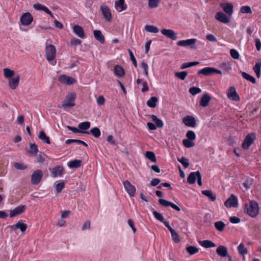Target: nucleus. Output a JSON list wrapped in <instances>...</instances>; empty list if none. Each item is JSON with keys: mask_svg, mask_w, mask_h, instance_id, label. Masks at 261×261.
Wrapping results in <instances>:
<instances>
[{"mask_svg": "<svg viewBox=\"0 0 261 261\" xmlns=\"http://www.w3.org/2000/svg\"><path fill=\"white\" fill-rule=\"evenodd\" d=\"M76 94L74 93H69L66 96L65 99L63 102L62 107L64 109L70 108L75 106Z\"/></svg>", "mask_w": 261, "mask_h": 261, "instance_id": "f257e3e1", "label": "nucleus"}, {"mask_svg": "<svg viewBox=\"0 0 261 261\" xmlns=\"http://www.w3.org/2000/svg\"><path fill=\"white\" fill-rule=\"evenodd\" d=\"M259 212L258 204L255 201H251L246 208V213L252 217H255Z\"/></svg>", "mask_w": 261, "mask_h": 261, "instance_id": "f03ea898", "label": "nucleus"}, {"mask_svg": "<svg viewBox=\"0 0 261 261\" xmlns=\"http://www.w3.org/2000/svg\"><path fill=\"white\" fill-rule=\"evenodd\" d=\"M56 55V49L53 44L47 45L45 47V56L48 61H53Z\"/></svg>", "mask_w": 261, "mask_h": 261, "instance_id": "7ed1b4c3", "label": "nucleus"}, {"mask_svg": "<svg viewBox=\"0 0 261 261\" xmlns=\"http://www.w3.org/2000/svg\"><path fill=\"white\" fill-rule=\"evenodd\" d=\"M256 139L255 135L253 133L248 134L245 138L242 144V147L245 149H248L249 146L253 143Z\"/></svg>", "mask_w": 261, "mask_h": 261, "instance_id": "20e7f679", "label": "nucleus"}, {"mask_svg": "<svg viewBox=\"0 0 261 261\" xmlns=\"http://www.w3.org/2000/svg\"><path fill=\"white\" fill-rule=\"evenodd\" d=\"M100 10L105 20L109 22L111 21L112 15L110 9L106 5L102 4L100 7Z\"/></svg>", "mask_w": 261, "mask_h": 261, "instance_id": "39448f33", "label": "nucleus"}, {"mask_svg": "<svg viewBox=\"0 0 261 261\" xmlns=\"http://www.w3.org/2000/svg\"><path fill=\"white\" fill-rule=\"evenodd\" d=\"M43 177V173L41 170L35 171L31 176V182L33 185H38Z\"/></svg>", "mask_w": 261, "mask_h": 261, "instance_id": "423d86ee", "label": "nucleus"}, {"mask_svg": "<svg viewBox=\"0 0 261 261\" xmlns=\"http://www.w3.org/2000/svg\"><path fill=\"white\" fill-rule=\"evenodd\" d=\"M123 185L128 195L130 197L134 196L136 191L135 187L128 180L123 181Z\"/></svg>", "mask_w": 261, "mask_h": 261, "instance_id": "0eeeda50", "label": "nucleus"}, {"mask_svg": "<svg viewBox=\"0 0 261 261\" xmlns=\"http://www.w3.org/2000/svg\"><path fill=\"white\" fill-rule=\"evenodd\" d=\"M224 205L227 207H237L238 205L237 197L233 194H231L230 197L225 201Z\"/></svg>", "mask_w": 261, "mask_h": 261, "instance_id": "6e6552de", "label": "nucleus"}, {"mask_svg": "<svg viewBox=\"0 0 261 261\" xmlns=\"http://www.w3.org/2000/svg\"><path fill=\"white\" fill-rule=\"evenodd\" d=\"M33 17L29 12H26L21 16L20 20L23 25H29L33 21Z\"/></svg>", "mask_w": 261, "mask_h": 261, "instance_id": "1a4fd4ad", "label": "nucleus"}, {"mask_svg": "<svg viewBox=\"0 0 261 261\" xmlns=\"http://www.w3.org/2000/svg\"><path fill=\"white\" fill-rule=\"evenodd\" d=\"M184 124L188 127H195L196 126L195 118L192 116H186L182 119Z\"/></svg>", "mask_w": 261, "mask_h": 261, "instance_id": "9d476101", "label": "nucleus"}, {"mask_svg": "<svg viewBox=\"0 0 261 261\" xmlns=\"http://www.w3.org/2000/svg\"><path fill=\"white\" fill-rule=\"evenodd\" d=\"M161 32L163 35L173 40H175L177 39V33L172 30L163 29L161 30Z\"/></svg>", "mask_w": 261, "mask_h": 261, "instance_id": "9b49d317", "label": "nucleus"}, {"mask_svg": "<svg viewBox=\"0 0 261 261\" xmlns=\"http://www.w3.org/2000/svg\"><path fill=\"white\" fill-rule=\"evenodd\" d=\"M227 96L228 98L234 101L240 100V97L238 94L236 89L234 87H230L227 93Z\"/></svg>", "mask_w": 261, "mask_h": 261, "instance_id": "f8f14e48", "label": "nucleus"}, {"mask_svg": "<svg viewBox=\"0 0 261 261\" xmlns=\"http://www.w3.org/2000/svg\"><path fill=\"white\" fill-rule=\"evenodd\" d=\"M59 81L61 83L66 85L73 84L76 82V80L72 77L66 75H61L59 77Z\"/></svg>", "mask_w": 261, "mask_h": 261, "instance_id": "ddd939ff", "label": "nucleus"}, {"mask_svg": "<svg viewBox=\"0 0 261 261\" xmlns=\"http://www.w3.org/2000/svg\"><path fill=\"white\" fill-rule=\"evenodd\" d=\"M197 41L196 38L189 39L187 40H182L177 42V45L179 46H188L194 45Z\"/></svg>", "mask_w": 261, "mask_h": 261, "instance_id": "4468645a", "label": "nucleus"}, {"mask_svg": "<svg viewBox=\"0 0 261 261\" xmlns=\"http://www.w3.org/2000/svg\"><path fill=\"white\" fill-rule=\"evenodd\" d=\"M215 18L219 21L225 24L228 23L230 21V18L222 12L217 13Z\"/></svg>", "mask_w": 261, "mask_h": 261, "instance_id": "2eb2a0df", "label": "nucleus"}, {"mask_svg": "<svg viewBox=\"0 0 261 261\" xmlns=\"http://www.w3.org/2000/svg\"><path fill=\"white\" fill-rule=\"evenodd\" d=\"M10 227L11 230L19 229L22 232H24L26 231L28 226L25 223L22 222L21 220H20L18 221L15 225H11Z\"/></svg>", "mask_w": 261, "mask_h": 261, "instance_id": "dca6fc26", "label": "nucleus"}, {"mask_svg": "<svg viewBox=\"0 0 261 261\" xmlns=\"http://www.w3.org/2000/svg\"><path fill=\"white\" fill-rule=\"evenodd\" d=\"M25 210V206L24 205H20L10 211V217L12 218L21 214L24 212Z\"/></svg>", "mask_w": 261, "mask_h": 261, "instance_id": "f3484780", "label": "nucleus"}, {"mask_svg": "<svg viewBox=\"0 0 261 261\" xmlns=\"http://www.w3.org/2000/svg\"><path fill=\"white\" fill-rule=\"evenodd\" d=\"M115 8L119 12L125 10L127 8V5L125 4L124 0H118L115 3Z\"/></svg>", "mask_w": 261, "mask_h": 261, "instance_id": "a211bd4d", "label": "nucleus"}, {"mask_svg": "<svg viewBox=\"0 0 261 261\" xmlns=\"http://www.w3.org/2000/svg\"><path fill=\"white\" fill-rule=\"evenodd\" d=\"M221 8L223 11L230 16L233 13V5L230 3H222L220 4Z\"/></svg>", "mask_w": 261, "mask_h": 261, "instance_id": "6ab92c4d", "label": "nucleus"}, {"mask_svg": "<svg viewBox=\"0 0 261 261\" xmlns=\"http://www.w3.org/2000/svg\"><path fill=\"white\" fill-rule=\"evenodd\" d=\"M199 171L191 172L187 178V181L190 184H193L196 182L198 177L200 175Z\"/></svg>", "mask_w": 261, "mask_h": 261, "instance_id": "aec40b11", "label": "nucleus"}, {"mask_svg": "<svg viewBox=\"0 0 261 261\" xmlns=\"http://www.w3.org/2000/svg\"><path fill=\"white\" fill-rule=\"evenodd\" d=\"M63 171V167L61 166H58L53 168L51 171V176L53 177L61 176Z\"/></svg>", "mask_w": 261, "mask_h": 261, "instance_id": "412c9836", "label": "nucleus"}, {"mask_svg": "<svg viewBox=\"0 0 261 261\" xmlns=\"http://www.w3.org/2000/svg\"><path fill=\"white\" fill-rule=\"evenodd\" d=\"M73 32L79 37L84 38L85 37L83 29L79 25H75L73 27Z\"/></svg>", "mask_w": 261, "mask_h": 261, "instance_id": "4be33fe9", "label": "nucleus"}, {"mask_svg": "<svg viewBox=\"0 0 261 261\" xmlns=\"http://www.w3.org/2000/svg\"><path fill=\"white\" fill-rule=\"evenodd\" d=\"M216 252L219 256L224 257L228 255V249L225 246L221 245L217 248Z\"/></svg>", "mask_w": 261, "mask_h": 261, "instance_id": "5701e85b", "label": "nucleus"}, {"mask_svg": "<svg viewBox=\"0 0 261 261\" xmlns=\"http://www.w3.org/2000/svg\"><path fill=\"white\" fill-rule=\"evenodd\" d=\"M198 74H202L205 76H210L213 74V67H204L198 71Z\"/></svg>", "mask_w": 261, "mask_h": 261, "instance_id": "b1692460", "label": "nucleus"}, {"mask_svg": "<svg viewBox=\"0 0 261 261\" xmlns=\"http://www.w3.org/2000/svg\"><path fill=\"white\" fill-rule=\"evenodd\" d=\"M93 35L95 39L100 43L103 44L105 43V37L100 30H96L93 31Z\"/></svg>", "mask_w": 261, "mask_h": 261, "instance_id": "393cba45", "label": "nucleus"}, {"mask_svg": "<svg viewBox=\"0 0 261 261\" xmlns=\"http://www.w3.org/2000/svg\"><path fill=\"white\" fill-rule=\"evenodd\" d=\"M20 77L19 75L11 78L9 82V85L12 89H15L18 85Z\"/></svg>", "mask_w": 261, "mask_h": 261, "instance_id": "a878e982", "label": "nucleus"}, {"mask_svg": "<svg viewBox=\"0 0 261 261\" xmlns=\"http://www.w3.org/2000/svg\"><path fill=\"white\" fill-rule=\"evenodd\" d=\"M253 70L255 73L257 78L261 76V59H259L255 63V65L253 67Z\"/></svg>", "mask_w": 261, "mask_h": 261, "instance_id": "bb28decb", "label": "nucleus"}, {"mask_svg": "<svg viewBox=\"0 0 261 261\" xmlns=\"http://www.w3.org/2000/svg\"><path fill=\"white\" fill-rule=\"evenodd\" d=\"M211 99V97L209 96L208 94H204L201 98L200 101V105L203 107H206L208 106L210 100Z\"/></svg>", "mask_w": 261, "mask_h": 261, "instance_id": "cd10ccee", "label": "nucleus"}, {"mask_svg": "<svg viewBox=\"0 0 261 261\" xmlns=\"http://www.w3.org/2000/svg\"><path fill=\"white\" fill-rule=\"evenodd\" d=\"M199 244L203 247L209 248L216 247V244L210 240H204L199 241Z\"/></svg>", "mask_w": 261, "mask_h": 261, "instance_id": "c85d7f7f", "label": "nucleus"}, {"mask_svg": "<svg viewBox=\"0 0 261 261\" xmlns=\"http://www.w3.org/2000/svg\"><path fill=\"white\" fill-rule=\"evenodd\" d=\"M82 161L80 160H74L68 163V166L69 168H77L81 166Z\"/></svg>", "mask_w": 261, "mask_h": 261, "instance_id": "c756f323", "label": "nucleus"}, {"mask_svg": "<svg viewBox=\"0 0 261 261\" xmlns=\"http://www.w3.org/2000/svg\"><path fill=\"white\" fill-rule=\"evenodd\" d=\"M201 192L203 195L207 196L212 201H214L216 199V195L211 190H203Z\"/></svg>", "mask_w": 261, "mask_h": 261, "instance_id": "7c9ffc66", "label": "nucleus"}, {"mask_svg": "<svg viewBox=\"0 0 261 261\" xmlns=\"http://www.w3.org/2000/svg\"><path fill=\"white\" fill-rule=\"evenodd\" d=\"M151 118L152 119V121H153L155 123V125L156 126V127L161 128L164 125V123L163 121L158 118L156 116L152 115L151 116Z\"/></svg>", "mask_w": 261, "mask_h": 261, "instance_id": "2f4dec72", "label": "nucleus"}, {"mask_svg": "<svg viewBox=\"0 0 261 261\" xmlns=\"http://www.w3.org/2000/svg\"><path fill=\"white\" fill-rule=\"evenodd\" d=\"M38 138L44 142L49 144L50 143L49 137L47 136L44 131H40L38 135Z\"/></svg>", "mask_w": 261, "mask_h": 261, "instance_id": "473e14b6", "label": "nucleus"}, {"mask_svg": "<svg viewBox=\"0 0 261 261\" xmlns=\"http://www.w3.org/2000/svg\"><path fill=\"white\" fill-rule=\"evenodd\" d=\"M158 99V98L153 96L149 98V99L147 101V105L148 107L152 108H154L156 106V102Z\"/></svg>", "mask_w": 261, "mask_h": 261, "instance_id": "72a5a7b5", "label": "nucleus"}, {"mask_svg": "<svg viewBox=\"0 0 261 261\" xmlns=\"http://www.w3.org/2000/svg\"><path fill=\"white\" fill-rule=\"evenodd\" d=\"M241 74L242 77L245 80L251 82L252 84L256 83V79L252 75L245 72H242Z\"/></svg>", "mask_w": 261, "mask_h": 261, "instance_id": "f704fd0d", "label": "nucleus"}, {"mask_svg": "<svg viewBox=\"0 0 261 261\" xmlns=\"http://www.w3.org/2000/svg\"><path fill=\"white\" fill-rule=\"evenodd\" d=\"M114 72H115V74L117 76H118L120 77H122V76H124V75L125 74L124 71L123 69L122 68V67H121V66H118V65L115 66Z\"/></svg>", "mask_w": 261, "mask_h": 261, "instance_id": "c9c22d12", "label": "nucleus"}, {"mask_svg": "<svg viewBox=\"0 0 261 261\" xmlns=\"http://www.w3.org/2000/svg\"><path fill=\"white\" fill-rule=\"evenodd\" d=\"M145 30L148 32L153 33H158L159 31L158 28L153 25H146Z\"/></svg>", "mask_w": 261, "mask_h": 261, "instance_id": "e433bc0d", "label": "nucleus"}, {"mask_svg": "<svg viewBox=\"0 0 261 261\" xmlns=\"http://www.w3.org/2000/svg\"><path fill=\"white\" fill-rule=\"evenodd\" d=\"M67 128H68V129L69 130L72 131L73 133H75V134L82 133V134H89V131H84V130H80L79 128V127L76 128L75 127L70 126L68 125V126H67Z\"/></svg>", "mask_w": 261, "mask_h": 261, "instance_id": "4c0bfd02", "label": "nucleus"}, {"mask_svg": "<svg viewBox=\"0 0 261 261\" xmlns=\"http://www.w3.org/2000/svg\"><path fill=\"white\" fill-rule=\"evenodd\" d=\"M238 251L240 255L244 256L248 253L247 249L245 247L243 243H241L238 246Z\"/></svg>", "mask_w": 261, "mask_h": 261, "instance_id": "58836bf2", "label": "nucleus"}, {"mask_svg": "<svg viewBox=\"0 0 261 261\" xmlns=\"http://www.w3.org/2000/svg\"><path fill=\"white\" fill-rule=\"evenodd\" d=\"M38 152V148L37 145L35 143L31 144L30 145V153L33 156H35L37 154Z\"/></svg>", "mask_w": 261, "mask_h": 261, "instance_id": "ea45409f", "label": "nucleus"}, {"mask_svg": "<svg viewBox=\"0 0 261 261\" xmlns=\"http://www.w3.org/2000/svg\"><path fill=\"white\" fill-rule=\"evenodd\" d=\"M90 123L89 121H85L79 124L78 127L80 130L86 131V130L90 127Z\"/></svg>", "mask_w": 261, "mask_h": 261, "instance_id": "a19ab883", "label": "nucleus"}, {"mask_svg": "<svg viewBox=\"0 0 261 261\" xmlns=\"http://www.w3.org/2000/svg\"><path fill=\"white\" fill-rule=\"evenodd\" d=\"M214 225L216 229L219 231H222L226 226L225 224L221 221L216 222Z\"/></svg>", "mask_w": 261, "mask_h": 261, "instance_id": "79ce46f5", "label": "nucleus"}, {"mask_svg": "<svg viewBox=\"0 0 261 261\" xmlns=\"http://www.w3.org/2000/svg\"><path fill=\"white\" fill-rule=\"evenodd\" d=\"M182 144L186 148H191L195 145V143L193 140L185 139L182 140Z\"/></svg>", "mask_w": 261, "mask_h": 261, "instance_id": "37998d69", "label": "nucleus"}, {"mask_svg": "<svg viewBox=\"0 0 261 261\" xmlns=\"http://www.w3.org/2000/svg\"><path fill=\"white\" fill-rule=\"evenodd\" d=\"M145 155L146 157L152 162L155 163L156 162L155 155L153 152L149 151H146Z\"/></svg>", "mask_w": 261, "mask_h": 261, "instance_id": "c03bdc74", "label": "nucleus"}, {"mask_svg": "<svg viewBox=\"0 0 261 261\" xmlns=\"http://www.w3.org/2000/svg\"><path fill=\"white\" fill-rule=\"evenodd\" d=\"M186 250L190 255H193L199 251V249L194 246H189L186 248Z\"/></svg>", "mask_w": 261, "mask_h": 261, "instance_id": "a18cd8bd", "label": "nucleus"}, {"mask_svg": "<svg viewBox=\"0 0 261 261\" xmlns=\"http://www.w3.org/2000/svg\"><path fill=\"white\" fill-rule=\"evenodd\" d=\"M199 64V63L198 62H191L184 63L181 65L180 68L181 69H186V68H187L189 67H192L194 66L197 65Z\"/></svg>", "mask_w": 261, "mask_h": 261, "instance_id": "49530a36", "label": "nucleus"}, {"mask_svg": "<svg viewBox=\"0 0 261 261\" xmlns=\"http://www.w3.org/2000/svg\"><path fill=\"white\" fill-rule=\"evenodd\" d=\"M221 68L225 72H229L231 70V64L229 62H224L221 64Z\"/></svg>", "mask_w": 261, "mask_h": 261, "instance_id": "de8ad7c7", "label": "nucleus"}, {"mask_svg": "<svg viewBox=\"0 0 261 261\" xmlns=\"http://www.w3.org/2000/svg\"><path fill=\"white\" fill-rule=\"evenodd\" d=\"M89 134H91L95 138H98L101 135L100 129L97 127L92 128L89 132Z\"/></svg>", "mask_w": 261, "mask_h": 261, "instance_id": "09e8293b", "label": "nucleus"}, {"mask_svg": "<svg viewBox=\"0 0 261 261\" xmlns=\"http://www.w3.org/2000/svg\"><path fill=\"white\" fill-rule=\"evenodd\" d=\"M177 161L182 164L185 168H188L189 166L188 159L184 156H182L180 159L177 158Z\"/></svg>", "mask_w": 261, "mask_h": 261, "instance_id": "8fccbe9b", "label": "nucleus"}, {"mask_svg": "<svg viewBox=\"0 0 261 261\" xmlns=\"http://www.w3.org/2000/svg\"><path fill=\"white\" fill-rule=\"evenodd\" d=\"M4 74L6 78H10L14 75V72L13 70L7 68L4 69Z\"/></svg>", "mask_w": 261, "mask_h": 261, "instance_id": "3c124183", "label": "nucleus"}, {"mask_svg": "<svg viewBox=\"0 0 261 261\" xmlns=\"http://www.w3.org/2000/svg\"><path fill=\"white\" fill-rule=\"evenodd\" d=\"M161 0H148V7L151 8H155L158 7L159 3Z\"/></svg>", "mask_w": 261, "mask_h": 261, "instance_id": "603ef678", "label": "nucleus"}, {"mask_svg": "<svg viewBox=\"0 0 261 261\" xmlns=\"http://www.w3.org/2000/svg\"><path fill=\"white\" fill-rule=\"evenodd\" d=\"M187 72L185 71L181 72H177L175 73V76L181 80H184L187 76Z\"/></svg>", "mask_w": 261, "mask_h": 261, "instance_id": "864d4df0", "label": "nucleus"}, {"mask_svg": "<svg viewBox=\"0 0 261 261\" xmlns=\"http://www.w3.org/2000/svg\"><path fill=\"white\" fill-rule=\"evenodd\" d=\"M186 136L187 137V139L193 141L195 140L196 139V135L194 132L193 130H188L186 133Z\"/></svg>", "mask_w": 261, "mask_h": 261, "instance_id": "5fc2aeb1", "label": "nucleus"}, {"mask_svg": "<svg viewBox=\"0 0 261 261\" xmlns=\"http://www.w3.org/2000/svg\"><path fill=\"white\" fill-rule=\"evenodd\" d=\"M152 214L156 220L161 222H163L164 218L161 214H160V213L156 211H153L152 212Z\"/></svg>", "mask_w": 261, "mask_h": 261, "instance_id": "6e6d98bb", "label": "nucleus"}, {"mask_svg": "<svg viewBox=\"0 0 261 261\" xmlns=\"http://www.w3.org/2000/svg\"><path fill=\"white\" fill-rule=\"evenodd\" d=\"M141 68L144 71V74L145 76L148 77V65L143 62L141 65H140Z\"/></svg>", "mask_w": 261, "mask_h": 261, "instance_id": "4d7b16f0", "label": "nucleus"}, {"mask_svg": "<svg viewBox=\"0 0 261 261\" xmlns=\"http://www.w3.org/2000/svg\"><path fill=\"white\" fill-rule=\"evenodd\" d=\"M201 92V90L198 87H192L189 89V92L193 95H195Z\"/></svg>", "mask_w": 261, "mask_h": 261, "instance_id": "13d9d810", "label": "nucleus"}, {"mask_svg": "<svg viewBox=\"0 0 261 261\" xmlns=\"http://www.w3.org/2000/svg\"><path fill=\"white\" fill-rule=\"evenodd\" d=\"M65 187V183L64 182H60L57 184L55 186V190L57 193H60L63 189Z\"/></svg>", "mask_w": 261, "mask_h": 261, "instance_id": "bf43d9fd", "label": "nucleus"}, {"mask_svg": "<svg viewBox=\"0 0 261 261\" xmlns=\"http://www.w3.org/2000/svg\"><path fill=\"white\" fill-rule=\"evenodd\" d=\"M253 180L251 178H248L243 183V186L246 189H249L251 188Z\"/></svg>", "mask_w": 261, "mask_h": 261, "instance_id": "052dcab7", "label": "nucleus"}, {"mask_svg": "<svg viewBox=\"0 0 261 261\" xmlns=\"http://www.w3.org/2000/svg\"><path fill=\"white\" fill-rule=\"evenodd\" d=\"M240 12L244 14H248V13H252L251 8L248 6L242 7L240 9Z\"/></svg>", "mask_w": 261, "mask_h": 261, "instance_id": "680f3d73", "label": "nucleus"}, {"mask_svg": "<svg viewBox=\"0 0 261 261\" xmlns=\"http://www.w3.org/2000/svg\"><path fill=\"white\" fill-rule=\"evenodd\" d=\"M230 54L232 58L234 59H238L240 55L238 51L235 49H231L230 50Z\"/></svg>", "mask_w": 261, "mask_h": 261, "instance_id": "e2e57ef3", "label": "nucleus"}, {"mask_svg": "<svg viewBox=\"0 0 261 261\" xmlns=\"http://www.w3.org/2000/svg\"><path fill=\"white\" fill-rule=\"evenodd\" d=\"M128 53L129 55L130 59L132 61V62H133V65H134L135 67H137V61L135 59V57L132 51L130 49H128Z\"/></svg>", "mask_w": 261, "mask_h": 261, "instance_id": "0e129e2a", "label": "nucleus"}, {"mask_svg": "<svg viewBox=\"0 0 261 261\" xmlns=\"http://www.w3.org/2000/svg\"><path fill=\"white\" fill-rule=\"evenodd\" d=\"M159 203L165 206V207H168L170 206L171 203L172 202L169 201L167 200L164 199H160L159 200Z\"/></svg>", "mask_w": 261, "mask_h": 261, "instance_id": "69168bd1", "label": "nucleus"}, {"mask_svg": "<svg viewBox=\"0 0 261 261\" xmlns=\"http://www.w3.org/2000/svg\"><path fill=\"white\" fill-rule=\"evenodd\" d=\"M14 167L18 170H25L27 168V166L20 163H15Z\"/></svg>", "mask_w": 261, "mask_h": 261, "instance_id": "338daca9", "label": "nucleus"}, {"mask_svg": "<svg viewBox=\"0 0 261 261\" xmlns=\"http://www.w3.org/2000/svg\"><path fill=\"white\" fill-rule=\"evenodd\" d=\"M96 102L98 105H103L105 104V99L103 96H99L96 99Z\"/></svg>", "mask_w": 261, "mask_h": 261, "instance_id": "774afa93", "label": "nucleus"}]
</instances>
